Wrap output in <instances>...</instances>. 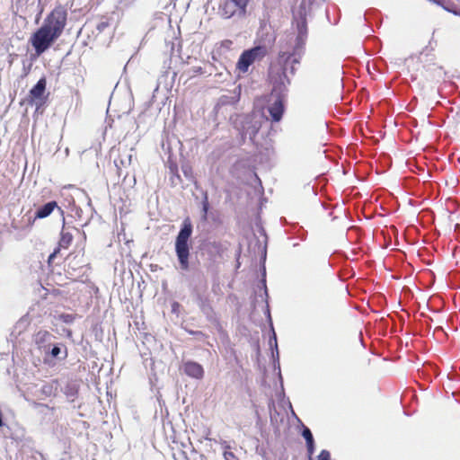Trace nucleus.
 Masks as SVG:
<instances>
[{
    "instance_id": "dca6fc26",
    "label": "nucleus",
    "mask_w": 460,
    "mask_h": 460,
    "mask_svg": "<svg viewBox=\"0 0 460 460\" xmlns=\"http://www.w3.org/2000/svg\"><path fill=\"white\" fill-rule=\"evenodd\" d=\"M59 319L66 323H70L75 320V316L69 314H61Z\"/></svg>"
},
{
    "instance_id": "ddd939ff",
    "label": "nucleus",
    "mask_w": 460,
    "mask_h": 460,
    "mask_svg": "<svg viewBox=\"0 0 460 460\" xmlns=\"http://www.w3.org/2000/svg\"><path fill=\"white\" fill-rule=\"evenodd\" d=\"M50 337L51 334L49 332L46 330H40L34 336V341L39 347H41L49 341Z\"/></svg>"
},
{
    "instance_id": "4468645a",
    "label": "nucleus",
    "mask_w": 460,
    "mask_h": 460,
    "mask_svg": "<svg viewBox=\"0 0 460 460\" xmlns=\"http://www.w3.org/2000/svg\"><path fill=\"white\" fill-rule=\"evenodd\" d=\"M206 250L215 255H221V252L223 251L222 245L220 243H208L206 244Z\"/></svg>"
},
{
    "instance_id": "1a4fd4ad",
    "label": "nucleus",
    "mask_w": 460,
    "mask_h": 460,
    "mask_svg": "<svg viewBox=\"0 0 460 460\" xmlns=\"http://www.w3.org/2000/svg\"><path fill=\"white\" fill-rule=\"evenodd\" d=\"M55 209H58L61 214H63V210L58 205V202L54 200L39 207L35 212L32 223L37 219H43L48 217Z\"/></svg>"
},
{
    "instance_id": "423d86ee",
    "label": "nucleus",
    "mask_w": 460,
    "mask_h": 460,
    "mask_svg": "<svg viewBox=\"0 0 460 460\" xmlns=\"http://www.w3.org/2000/svg\"><path fill=\"white\" fill-rule=\"evenodd\" d=\"M47 79L41 77L37 84L30 90L27 102L31 105H36L37 110L40 109L47 102L49 93L46 94Z\"/></svg>"
},
{
    "instance_id": "6ab92c4d",
    "label": "nucleus",
    "mask_w": 460,
    "mask_h": 460,
    "mask_svg": "<svg viewBox=\"0 0 460 460\" xmlns=\"http://www.w3.org/2000/svg\"><path fill=\"white\" fill-rule=\"evenodd\" d=\"M60 352V348L58 346H54L50 350V355L52 358H58Z\"/></svg>"
},
{
    "instance_id": "a211bd4d",
    "label": "nucleus",
    "mask_w": 460,
    "mask_h": 460,
    "mask_svg": "<svg viewBox=\"0 0 460 460\" xmlns=\"http://www.w3.org/2000/svg\"><path fill=\"white\" fill-rule=\"evenodd\" d=\"M224 457L226 460H238L237 456L230 450H225Z\"/></svg>"
},
{
    "instance_id": "39448f33",
    "label": "nucleus",
    "mask_w": 460,
    "mask_h": 460,
    "mask_svg": "<svg viewBox=\"0 0 460 460\" xmlns=\"http://www.w3.org/2000/svg\"><path fill=\"white\" fill-rule=\"evenodd\" d=\"M59 37L45 28H39L31 36V42L38 56L45 52Z\"/></svg>"
},
{
    "instance_id": "20e7f679",
    "label": "nucleus",
    "mask_w": 460,
    "mask_h": 460,
    "mask_svg": "<svg viewBox=\"0 0 460 460\" xmlns=\"http://www.w3.org/2000/svg\"><path fill=\"white\" fill-rule=\"evenodd\" d=\"M268 55L266 46H255L252 49L244 50L236 64V67L240 72L246 73L251 65L255 61L262 60Z\"/></svg>"
},
{
    "instance_id": "9b49d317",
    "label": "nucleus",
    "mask_w": 460,
    "mask_h": 460,
    "mask_svg": "<svg viewBox=\"0 0 460 460\" xmlns=\"http://www.w3.org/2000/svg\"><path fill=\"white\" fill-rule=\"evenodd\" d=\"M302 436L304 437V438L305 439V442H306L308 458H309V460H312V456H313V454L314 451V440L313 434H312L311 430L309 429V428L304 426V429L302 431Z\"/></svg>"
},
{
    "instance_id": "6e6552de",
    "label": "nucleus",
    "mask_w": 460,
    "mask_h": 460,
    "mask_svg": "<svg viewBox=\"0 0 460 460\" xmlns=\"http://www.w3.org/2000/svg\"><path fill=\"white\" fill-rule=\"evenodd\" d=\"M72 242H73V234L69 232L62 230L61 234H60L58 246L49 256V259H48L49 266L52 265L53 261L57 257V255L59 253L60 249L61 248L67 249L71 245Z\"/></svg>"
},
{
    "instance_id": "412c9836",
    "label": "nucleus",
    "mask_w": 460,
    "mask_h": 460,
    "mask_svg": "<svg viewBox=\"0 0 460 460\" xmlns=\"http://www.w3.org/2000/svg\"><path fill=\"white\" fill-rule=\"evenodd\" d=\"M446 9H447V11H449V12H453V13H454V14H458V13H457V12H456V11H451L450 9H447V8H446ZM459 15H460V13H459Z\"/></svg>"
},
{
    "instance_id": "5701e85b",
    "label": "nucleus",
    "mask_w": 460,
    "mask_h": 460,
    "mask_svg": "<svg viewBox=\"0 0 460 460\" xmlns=\"http://www.w3.org/2000/svg\"><path fill=\"white\" fill-rule=\"evenodd\" d=\"M66 356H67V352H66V351H65V356H64V358H66Z\"/></svg>"
},
{
    "instance_id": "aec40b11",
    "label": "nucleus",
    "mask_w": 460,
    "mask_h": 460,
    "mask_svg": "<svg viewBox=\"0 0 460 460\" xmlns=\"http://www.w3.org/2000/svg\"><path fill=\"white\" fill-rule=\"evenodd\" d=\"M208 210V203L206 200H203V213L206 214Z\"/></svg>"
},
{
    "instance_id": "f3484780",
    "label": "nucleus",
    "mask_w": 460,
    "mask_h": 460,
    "mask_svg": "<svg viewBox=\"0 0 460 460\" xmlns=\"http://www.w3.org/2000/svg\"><path fill=\"white\" fill-rule=\"evenodd\" d=\"M110 26V22L108 21H102L100 22L97 26H96V29L99 32H102L104 31V30L106 28H108Z\"/></svg>"
},
{
    "instance_id": "7ed1b4c3",
    "label": "nucleus",
    "mask_w": 460,
    "mask_h": 460,
    "mask_svg": "<svg viewBox=\"0 0 460 460\" xmlns=\"http://www.w3.org/2000/svg\"><path fill=\"white\" fill-rule=\"evenodd\" d=\"M67 10L64 5H57L46 17L44 23L45 28L60 37L66 25Z\"/></svg>"
},
{
    "instance_id": "4be33fe9",
    "label": "nucleus",
    "mask_w": 460,
    "mask_h": 460,
    "mask_svg": "<svg viewBox=\"0 0 460 460\" xmlns=\"http://www.w3.org/2000/svg\"><path fill=\"white\" fill-rule=\"evenodd\" d=\"M131 162V155H128V164H129Z\"/></svg>"
},
{
    "instance_id": "f03ea898",
    "label": "nucleus",
    "mask_w": 460,
    "mask_h": 460,
    "mask_svg": "<svg viewBox=\"0 0 460 460\" xmlns=\"http://www.w3.org/2000/svg\"><path fill=\"white\" fill-rule=\"evenodd\" d=\"M192 234V225L190 218H186L176 237L175 252L179 260L180 267L183 270L189 269L190 245L189 239Z\"/></svg>"
},
{
    "instance_id": "9d476101",
    "label": "nucleus",
    "mask_w": 460,
    "mask_h": 460,
    "mask_svg": "<svg viewBox=\"0 0 460 460\" xmlns=\"http://www.w3.org/2000/svg\"><path fill=\"white\" fill-rule=\"evenodd\" d=\"M273 121L278 122L281 119L284 112L283 100L279 97L268 109Z\"/></svg>"
},
{
    "instance_id": "0eeeda50",
    "label": "nucleus",
    "mask_w": 460,
    "mask_h": 460,
    "mask_svg": "<svg viewBox=\"0 0 460 460\" xmlns=\"http://www.w3.org/2000/svg\"><path fill=\"white\" fill-rule=\"evenodd\" d=\"M249 1L250 0H224L219 6L220 13L225 18H231L235 14L244 15Z\"/></svg>"
},
{
    "instance_id": "f257e3e1",
    "label": "nucleus",
    "mask_w": 460,
    "mask_h": 460,
    "mask_svg": "<svg viewBox=\"0 0 460 460\" xmlns=\"http://www.w3.org/2000/svg\"><path fill=\"white\" fill-rule=\"evenodd\" d=\"M294 56L293 53L289 52H279L278 56L279 66L271 65L269 70V79L273 88L272 91L281 94L286 91L287 84H289V79L286 74L285 66Z\"/></svg>"
},
{
    "instance_id": "f8f14e48",
    "label": "nucleus",
    "mask_w": 460,
    "mask_h": 460,
    "mask_svg": "<svg viewBox=\"0 0 460 460\" xmlns=\"http://www.w3.org/2000/svg\"><path fill=\"white\" fill-rule=\"evenodd\" d=\"M184 372L192 377L201 376V366L196 362L188 361L183 365Z\"/></svg>"
},
{
    "instance_id": "2eb2a0df",
    "label": "nucleus",
    "mask_w": 460,
    "mask_h": 460,
    "mask_svg": "<svg viewBox=\"0 0 460 460\" xmlns=\"http://www.w3.org/2000/svg\"><path fill=\"white\" fill-rule=\"evenodd\" d=\"M40 392L42 394H44L47 397L55 395V389L51 384H46V385H42Z\"/></svg>"
}]
</instances>
